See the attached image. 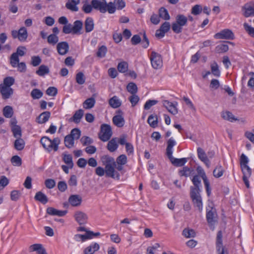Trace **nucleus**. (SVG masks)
<instances>
[{"label": "nucleus", "instance_id": "obj_61", "mask_svg": "<svg viewBox=\"0 0 254 254\" xmlns=\"http://www.w3.org/2000/svg\"><path fill=\"white\" fill-rule=\"evenodd\" d=\"M13 67H17V70L20 72H25L26 70V65L24 62H17L15 66H12Z\"/></svg>", "mask_w": 254, "mask_h": 254}, {"label": "nucleus", "instance_id": "obj_9", "mask_svg": "<svg viewBox=\"0 0 254 254\" xmlns=\"http://www.w3.org/2000/svg\"><path fill=\"white\" fill-rule=\"evenodd\" d=\"M106 1L105 0H92L91 4H92L93 8L99 10L101 13H105Z\"/></svg>", "mask_w": 254, "mask_h": 254}, {"label": "nucleus", "instance_id": "obj_64", "mask_svg": "<svg viewBox=\"0 0 254 254\" xmlns=\"http://www.w3.org/2000/svg\"><path fill=\"white\" fill-rule=\"evenodd\" d=\"M42 62L41 58L38 56H34L31 57V64L33 66L39 65Z\"/></svg>", "mask_w": 254, "mask_h": 254}, {"label": "nucleus", "instance_id": "obj_27", "mask_svg": "<svg viewBox=\"0 0 254 254\" xmlns=\"http://www.w3.org/2000/svg\"><path fill=\"white\" fill-rule=\"evenodd\" d=\"M99 244L95 243L85 248L84 251V254H93L99 249Z\"/></svg>", "mask_w": 254, "mask_h": 254}, {"label": "nucleus", "instance_id": "obj_15", "mask_svg": "<svg viewBox=\"0 0 254 254\" xmlns=\"http://www.w3.org/2000/svg\"><path fill=\"white\" fill-rule=\"evenodd\" d=\"M0 93L3 99H7L13 94V90L11 87L0 85Z\"/></svg>", "mask_w": 254, "mask_h": 254}, {"label": "nucleus", "instance_id": "obj_44", "mask_svg": "<svg viewBox=\"0 0 254 254\" xmlns=\"http://www.w3.org/2000/svg\"><path fill=\"white\" fill-rule=\"evenodd\" d=\"M224 172V170L221 165H218L213 171L214 177L218 178L221 177Z\"/></svg>", "mask_w": 254, "mask_h": 254}, {"label": "nucleus", "instance_id": "obj_55", "mask_svg": "<svg viewBox=\"0 0 254 254\" xmlns=\"http://www.w3.org/2000/svg\"><path fill=\"white\" fill-rule=\"evenodd\" d=\"M11 162L13 166L19 167L22 164V160L19 156L15 155L11 158Z\"/></svg>", "mask_w": 254, "mask_h": 254}, {"label": "nucleus", "instance_id": "obj_18", "mask_svg": "<svg viewBox=\"0 0 254 254\" xmlns=\"http://www.w3.org/2000/svg\"><path fill=\"white\" fill-rule=\"evenodd\" d=\"M81 197L77 194L71 195L68 198V202L72 206H79L81 203Z\"/></svg>", "mask_w": 254, "mask_h": 254}, {"label": "nucleus", "instance_id": "obj_35", "mask_svg": "<svg viewBox=\"0 0 254 254\" xmlns=\"http://www.w3.org/2000/svg\"><path fill=\"white\" fill-rule=\"evenodd\" d=\"M109 105L113 108H117L121 105V102L116 96H113L109 101Z\"/></svg>", "mask_w": 254, "mask_h": 254}, {"label": "nucleus", "instance_id": "obj_8", "mask_svg": "<svg viewBox=\"0 0 254 254\" xmlns=\"http://www.w3.org/2000/svg\"><path fill=\"white\" fill-rule=\"evenodd\" d=\"M190 195L194 206L197 207L199 212H201L203 205L200 192H190Z\"/></svg>", "mask_w": 254, "mask_h": 254}, {"label": "nucleus", "instance_id": "obj_17", "mask_svg": "<svg viewBox=\"0 0 254 254\" xmlns=\"http://www.w3.org/2000/svg\"><path fill=\"white\" fill-rule=\"evenodd\" d=\"M74 218L79 225L84 224L87 222L88 217L83 212L77 211L74 215Z\"/></svg>", "mask_w": 254, "mask_h": 254}, {"label": "nucleus", "instance_id": "obj_30", "mask_svg": "<svg viewBox=\"0 0 254 254\" xmlns=\"http://www.w3.org/2000/svg\"><path fill=\"white\" fill-rule=\"evenodd\" d=\"M25 144V141L21 137L16 138L14 142V147L16 150L21 151L24 149Z\"/></svg>", "mask_w": 254, "mask_h": 254}, {"label": "nucleus", "instance_id": "obj_36", "mask_svg": "<svg viewBox=\"0 0 254 254\" xmlns=\"http://www.w3.org/2000/svg\"><path fill=\"white\" fill-rule=\"evenodd\" d=\"M50 72V70L49 67L44 64L41 65L37 70H36V73L38 75L40 76H43L46 74H48Z\"/></svg>", "mask_w": 254, "mask_h": 254}, {"label": "nucleus", "instance_id": "obj_26", "mask_svg": "<svg viewBox=\"0 0 254 254\" xmlns=\"http://www.w3.org/2000/svg\"><path fill=\"white\" fill-rule=\"evenodd\" d=\"M118 147L117 138H113L110 140L107 144V148L111 152L115 151Z\"/></svg>", "mask_w": 254, "mask_h": 254}, {"label": "nucleus", "instance_id": "obj_38", "mask_svg": "<svg viewBox=\"0 0 254 254\" xmlns=\"http://www.w3.org/2000/svg\"><path fill=\"white\" fill-rule=\"evenodd\" d=\"M95 104V99L91 97L87 99L83 103L84 108L86 109L93 108Z\"/></svg>", "mask_w": 254, "mask_h": 254}, {"label": "nucleus", "instance_id": "obj_28", "mask_svg": "<svg viewBox=\"0 0 254 254\" xmlns=\"http://www.w3.org/2000/svg\"><path fill=\"white\" fill-rule=\"evenodd\" d=\"M214 38L218 39H233L234 35V33H217L214 35Z\"/></svg>", "mask_w": 254, "mask_h": 254}, {"label": "nucleus", "instance_id": "obj_14", "mask_svg": "<svg viewBox=\"0 0 254 254\" xmlns=\"http://www.w3.org/2000/svg\"><path fill=\"white\" fill-rule=\"evenodd\" d=\"M197 153L198 158L205 164L207 168H209L210 162L204 150L201 147H198L197 149Z\"/></svg>", "mask_w": 254, "mask_h": 254}, {"label": "nucleus", "instance_id": "obj_29", "mask_svg": "<svg viewBox=\"0 0 254 254\" xmlns=\"http://www.w3.org/2000/svg\"><path fill=\"white\" fill-rule=\"evenodd\" d=\"M34 199L44 204L47 203L48 201L47 196L41 191H38L36 193Z\"/></svg>", "mask_w": 254, "mask_h": 254}, {"label": "nucleus", "instance_id": "obj_52", "mask_svg": "<svg viewBox=\"0 0 254 254\" xmlns=\"http://www.w3.org/2000/svg\"><path fill=\"white\" fill-rule=\"evenodd\" d=\"M14 81L13 77L11 76L6 77L3 79V84L0 85L10 87L14 83Z\"/></svg>", "mask_w": 254, "mask_h": 254}, {"label": "nucleus", "instance_id": "obj_58", "mask_svg": "<svg viewBox=\"0 0 254 254\" xmlns=\"http://www.w3.org/2000/svg\"><path fill=\"white\" fill-rule=\"evenodd\" d=\"M93 8V7L92 6V4H90L88 3L87 1L83 2V5L82 7V10L86 13H90L92 9Z\"/></svg>", "mask_w": 254, "mask_h": 254}, {"label": "nucleus", "instance_id": "obj_48", "mask_svg": "<svg viewBox=\"0 0 254 254\" xmlns=\"http://www.w3.org/2000/svg\"><path fill=\"white\" fill-rule=\"evenodd\" d=\"M74 139L69 134L65 136L64 140L65 146L68 148H71L74 145Z\"/></svg>", "mask_w": 254, "mask_h": 254}, {"label": "nucleus", "instance_id": "obj_49", "mask_svg": "<svg viewBox=\"0 0 254 254\" xmlns=\"http://www.w3.org/2000/svg\"><path fill=\"white\" fill-rule=\"evenodd\" d=\"M43 92L38 89H34L31 92V96L34 99H38L43 96Z\"/></svg>", "mask_w": 254, "mask_h": 254}, {"label": "nucleus", "instance_id": "obj_25", "mask_svg": "<svg viewBox=\"0 0 254 254\" xmlns=\"http://www.w3.org/2000/svg\"><path fill=\"white\" fill-rule=\"evenodd\" d=\"M84 114V111L82 109H79L75 111L73 116L70 118V122H73L75 123H79L80 122Z\"/></svg>", "mask_w": 254, "mask_h": 254}, {"label": "nucleus", "instance_id": "obj_63", "mask_svg": "<svg viewBox=\"0 0 254 254\" xmlns=\"http://www.w3.org/2000/svg\"><path fill=\"white\" fill-rule=\"evenodd\" d=\"M76 81L79 84H83L85 83V79L84 77V74L79 72L77 73L76 75Z\"/></svg>", "mask_w": 254, "mask_h": 254}, {"label": "nucleus", "instance_id": "obj_31", "mask_svg": "<svg viewBox=\"0 0 254 254\" xmlns=\"http://www.w3.org/2000/svg\"><path fill=\"white\" fill-rule=\"evenodd\" d=\"M32 251H36L38 254H47L46 250L41 244H34L30 247Z\"/></svg>", "mask_w": 254, "mask_h": 254}, {"label": "nucleus", "instance_id": "obj_41", "mask_svg": "<svg viewBox=\"0 0 254 254\" xmlns=\"http://www.w3.org/2000/svg\"><path fill=\"white\" fill-rule=\"evenodd\" d=\"M192 171L193 170L191 168L185 166L184 167L182 170L179 171V174L180 176L188 177L190 176Z\"/></svg>", "mask_w": 254, "mask_h": 254}, {"label": "nucleus", "instance_id": "obj_22", "mask_svg": "<svg viewBox=\"0 0 254 254\" xmlns=\"http://www.w3.org/2000/svg\"><path fill=\"white\" fill-rule=\"evenodd\" d=\"M80 2V0H68L65 4V7L72 11H77L78 8L77 5Z\"/></svg>", "mask_w": 254, "mask_h": 254}, {"label": "nucleus", "instance_id": "obj_37", "mask_svg": "<svg viewBox=\"0 0 254 254\" xmlns=\"http://www.w3.org/2000/svg\"><path fill=\"white\" fill-rule=\"evenodd\" d=\"M159 16L160 18H162L165 20H169L170 18L167 9L164 7H161L159 9Z\"/></svg>", "mask_w": 254, "mask_h": 254}, {"label": "nucleus", "instance_id": "obj_11", "mask_svg": "<svg viewBox=\"0 0 254 254\" xmlns=\"http://www.w3.org/2000/svg\"><path fill=\"white\" fill-rule=\"evenodd\" d=\"M162 104L163 106L172 114L176 115L178 113L177 102L172 103L168 100H163Z\"/></svg>", "mask_w": 254, "mask_h": 254}, {"label": "nucleus", "instance_id": "obj_32", "mask_svg": "<svg viewBox=\"0 0 254 254\" xmlns=\"http://www.w3.org/2000/svg\"><path fill=\"white\" fill-rule=\"evenodd\" d=\"M85 32H91L93 30L94 24L91 17H87L84 22Z\"/></svg>", "mask_w": 254, "mask_h": 254}, {"label": "nucleus", "instance_id": "obj_59", "mask_svg": "<svg viewBox=\"0 0 254 254\" xmlns=\"http://www.w3.org/2000/svg\"><path fill=\"white\" fill-rule=\"evenodd\" d=\"M241 169L243 174V177L250 178L251 176L252 170L248 166L242 167Z\"/></svg>", "mask_w": 254, "mask_h": 254}, {"label": "nucleus", "instance_id": "obj_2", "mask_svg": "<svg viewBox=\"0 0 254 254\" xmlns=\"http://www.w3.org/2000/svg\"><path fill=\"white\" fill-rule=\"evenodd\" d=\"M40 142L43 147L48 152H50L52 150L57 151L58 150L61 140L59 137H56L51 140L47 136H44L41 138Z\"/></svg>", "mask_w": 254, "mask_h": 254}, {"label": "nucleus", "instance_id": "obj_42", "mask_svg": "<svg viewBox=\"0 0 254 254\" xmlns=\"http://www.w3.org/2000/svg\"><path fill=\"white\" fill-rule=\"evenodd\" d=\"M13 38H17L21 42L25 41L27 38V33H12Z\"/></svg>", "mask_w": 254, "mask_h": 254}, {"label": "nucleus", "instance_id": "obj_57", "mask_svg": "<svg viewBox=\"0 0 254 254\" xmlns=\"http://www.w3.org/2000/svg\"><path fill=\"white\" fill-rule=\"evenodd\" d=\"M107 52V47L105 46H102L99 48L97 52V56L100 58H104L105 57Z\"/></svg>", "mask_w": 254, "mask_h": 254}, {"label": "nucleus", "instance_id": "obj_45", "mask_svg": "<svg viewBox=\"0 0 254 254\" xmlns=\"http://www.w3.org/2000/svg\"><path fill=\"white\" fill-rule=\"evenodd\" d=\"M13 135L15 138H20L22 136V131L20 126L12 127L11 128Z\"/></svg>", "mask_w": 254, "mask_h": 254}, {"label": "nucleus", "instance_id": "obj_19", "mask_svg": "<svg viewBox=\"0 0 254 254\" xmlns=\"http://www.w3.org/2000/svg\"><path fill=\"white\" fill-rule=\"evenodd\" d=\"M51 116V113L49 111H46L42 113L36 118V122L40 124H42L46 123Z\"/></svg>", "mask_w": 254, "mask_h": 254}, {"label": "nucleus", "instance_id": "obj_53", "mask_svg": "<svg viewBox=\"0 0 254 254\" xmlns=\"http://www.w3.org/2000/svg\"><path fill=\"white\" fill-rule=\"evenodd\" d=\"M105 9L106 11H108L110 14H112L115 12L117 7L115 5L114 2H110L108 3H106Z\"/></svg>", "mask_w": 254, "mask_h": 254}, {"label": "nucleus", "instance_id": "obj_7", "mask_svg": "<svg viewBox=\"0 0 254 254\" xmlns=\"http://www.w3.org/2000/svg\"><path fill=\"white\" fill-rule=\"evenodd\" d=\"M196 171L198 174L197 175L201 177L203 180L207 195L208 196L210 195L211 193L210 183L204 170L201 167L198 166L196 168Z\"/></svg>", "mask_w": 254, "mask_h": 254}, {"label": "nucleus", "instance_id": "obj_10", "mask_svg": "<svg viewBox=\"0 0 254 254\" xmlns=\"http://www.w3.org/2000/svg\"><path fill=\"white\" fill-rule=\"evenodd\" d=\"M216 250L218 254H221L223 252L224 254H228L227 251L225 250L222 243V234L221 231H219L216 238Z\"/></svg>", "mask_w": 254, "mask_h": 254}, {"label": "nucleus", "instance_id": "obj_34", "mask_svg": "<svg viewBox=\"0 0 254 254\" xmlns=\"http://www.w3.org/2000/svg\"><path fill=\"white\" fill-rule=\"evenodd\" d=\"M222 118L230 122H233L238 120L237 118H236L233 114L229 111L223 112L221 114Z\"/></svg>", "mask_w": 254, "mask_h": 254}, {"label": "nucleus", "instance_id": "obj_20", "mask_svg": "<svg viewBox=\"0 0 254 254\" xmlns=\"http://www.w3.org/2000/svg\"><path fill=\"white\" fill-rule=\"evenodd\" d=\"M102 165L105 167L112 165H116L115 159L109 155H103L101 157Z\"/></svg>", "mask_w": 254, "mask_h": 254}, {"label": "nucleus", "instance_id": "obj_56", "mask_svg": "<svg viewBox=\"0 0 254 254\" xmlns=\"http://www.w3.org/2000/svg\"><path fill=\"white\" fill-rule=\"evenodd\" d=\"M93 234L92 231H86V233L84 235L77 234L75 237L77 239L79 238L81 239L82 241H84L86 240L91 239V236L90 235Z\"/></svg>", "mask_w": 254, "mask_h": 254}, {"label": "nucleus", "instance_id": "obj_23", "mask_svg": "<svg viewBox=\"0 0 254 254\" xmlns=\"http://www.w3.org/2000/svg\"><path fill=\"white\" fill-rule=\"evenodd\" d=\"M47 213L51 215H57L58 216H64L67 213L66 210H59L53 207H48L47 209Z\"/></svg>", "mask_w": 254, "mask_h": 254}, {"label": "nucleus", "instance_id": "obj_16", "mask_svg": "<svg viewBox=\"0 0 254 254\" xmlns=\"http://www.w3.org/2000/svg\"><path fill=\"white\" fill-rule=\"evenodd\" d=\"M242 11L245 17L254 16V7L250 2L246 3L242 7Z\"/></svg>", "mask_w": 254, "mask_h": 254}, {"label": "nucleus", "instance_id": "obj_40", "mask_svg": "<svg viewBox=\"0 0 254 254\" xmlns=\"http://www.w3.org/2000/svg\"><path fill=\"white\" fill-rule=\"evenodd\" d=\"M63 161L66 164L69 168H72L73 166V163L72 161V158L71 155L63 154Z\"/></svg>", "mask_w": 254, "mask_h": 254}, {"label": "nucleus", "instance_id": "obj_6", "mask_svg": "<svg viewBox=\"0 0 254 254\" xmlns=\"http://www.w3.org/2000/svg\"><path fill=\"white\" fill-rule=\"evenodd\" d=\"M150 59L152 67L156 69L160 68L163 65V61L160 54L155 52L151 53Z\"/></svg>", "mask_w": 254, "mask_h": 254}, {"label": "nucleus", "instance_id": "obj_13", "mask_svg": "<svg viewBox=\"0 0 254 254\" xmlns=\"http://www.w3.org/2000/svg\"><path fill=\"white\" fill-rule=\"evenodd\" d=\"M198 175H194L191 179L193 186L190 187V192H200L201 183V180Z\"/></svg>", "mask_w": 254, "mask_h": 254}, {"label": "nucleus", "instance_id": "obj_24", "mask_svg": "<svg viewBox=\"0 0 254 254\" xmlns=\"http://www.w3.org/2000/svg\"><path fill=\"white\" fill-rule=\"evenodd\" d=\"M68 45L65 42L59 43L57 46V50L60 55H64L68 51Z\"/></svg>", "mask_w": 254, "mask_h": 254}, {"label": "nucleus", "instance_id": "obj_54", "mask_svg": "<svg viewBox=\"0 0 254 254\" xmlns=\"http://www.w3.org/2000/svg\"><path fill=\"white\" fill-rule=\"evenodd\" d=\"M128 69V64L126 62H122L119 63L118 69L120 72L125 73Z\"/></svg>", "mask_w": 254, "mask_h": 254}, {"label": "nucleus", "instance_id": "obj_21", "mask_svg": "<svg viewBox=\"0 0 254 254\" xmlns=\"http://www.w3.org/2000/svg\"><path fill=\"white\" fill-rule=\"evenodd\" d=\"M216 214L215 210H209L207 212L206 219L210 226H213L216 222Z\"/></svg>", "mask_w": 254, "mask_h": 254}, {"label": "nucleus", "instance_id": "obj_33", "mask_svg": "<svg viewBox=\"0 0 254 254\" xmlns=\"http://www.w3.org/2000/svg\"><path fill=\"white\" fill-rule=\"evenodd\" d=\"M113 122L117 127H121L125 124V120L122 116L116 115L113 117Z\"/></svg>", "mask_w": 254, "mask_h": 254}, {"label": "nucleus", "instance_id": "obj_4", "mask_svg": "<svg viewBox=\"0 0 254 254\" xmlns=\"http://www.w3.org/2000/svg\"><path fill=\"white\" fill-rule=\"evenodd\" d=\"M112 135L111 127L107 124H103L101 126V131L99 134V138L103 141H108Z\"/></svg>", "mask_w": 254, "mask_h": 254}, {"label": "nucleus", "instance_id": "obj_60", "mask_svg": "<svg viewBox=\"0 0 254 254\" xmlns=\"http://www.w3.org/2000/svg\"><path fill=\"white\" fill-rule=\"evenodd\" d=\"M21 194V192L18 190H12L10 193V199L12 201H16L19 199Z\"/></svg>", "mask_w": 254, "mask_h": 254}, {"label": "nucleus", "instance_id": "obj_51", "mask_svg": "<svg viewBox=\"0 0 254 254\" xmlns=\"http://www.w3.org/2000/svg\"><path fill=\"white\" fill-rule=\"evenodd\" d=\"M82 27V22L80 20H76L72 25V32H80Z\"/></svg>", "mask_w": 254, "mask_h": 254}, {"label": "nucleus", "instance_id": "obj_50", "mask_svg": "<svg viewBox=\"0 0 254 254\" xmlns=\"http://www.w3.org/2000/svg\"><path fill=\"white\" fill-rule=\"evenodd\" d=\"M127 91L131 94H136L137 91V86L133 82H130L127 84Z\"/></svg>", "mask_w": 254, "mask_h": 254}, {"label": "nucleus", "instance_id": "obj_12", "mask_svg": "<svg viewBox=\"0 0 254 254\" xmlns=\"http://www.w3.org/2000/svg\"><path fill=\"white\" fill-rule=\"evenodd\" d=\"M116 166V165H112L105 167V175L107 177L119 179L120 175L115 169Z\"/></svg>", "mask_w": 254, "mask_h": 254}, {"label": "nucleus", "instance_id": "obj_39", "mask_svg": "<svg viewBox=\"0 0 254 254\" xmlns=\"http://www.w3.org/2000/svg\"><path fill=\"white\" fill-rule=\"evenodd\" d=\"M182 234L187 238H194L196 235L195 231L193 229L189 228L184 229L183 231Z\"/></svg>", "mask_w": 254, "mask_h": 254}, {"label": "nucleus", "instance_id": "obj_62", "mask_svg": "<svg viewBox=\"0 0 254 254\" xmlns=\"http://www.w3.org/2000/svg\"><path fill=\"white\" fill-rule=\"evenodd\" d=\"M47 40L49 44L55 45L58 42L59 38L58 36L54 33L48 37Z\"/></svg>", "mask_w": 254, "mask_h": 254}, {"label": "nucleus", "instance_id": "obj_1", "mask_svg": "<svg viewBox=\"0 0 254 254\" xmlns=\"http://www.w3.org/2000/svg\"><path fill=\"white\" fill-rule=\"evenodd\" d=\"M176 144L174 139L171 137L167 141V146L166 148V155L171 163L175 166H183L187 162V159L186 158L181 159L175 158L172 156L173 148Z\"/></svg>", "mask_w": 254, "mask_h": 254}, {"label": "nucleus", "instance_id": "obj_46", "mask_svg": "<svg viewBox=\"0 0 254 254\" xmlns=\"http://www.w3.org/2000/svg\"><path fill=\"white\" fill-rule=\"evenodd\" d=\"M211 73L216 77L220 76V71L219 69V66L216 62H214L211 64Z\"/></svg>", "mask_w": 254, "mask_h": 254}, {"label": "nucleus", "instance_id": "obj_47", "mask_svg": "<svg viewBox=\"0 0 254 254\" xmlns=\"http://www.w3.org/2000/svg\"><path fill=\"white\" fill-rule=\"evenodd\" d=\"M148 123L152 127H155L157 126L158 119L156 116L151 115L149 116L147 120Z\"/></svg>", "mask_w": 254, "mask_h": 254}, {"label": "nucleus", "instance_id": "obj_5", "mask_svg": "<svg viewBox=\"0 0 254 254\" xmlns=\"http://www.w3.org/2000/svg\"><path fill=\"white\" fill-rule=\"evenodd\" d=\"M26 48L23 46L18 47L16 49V52L13 53L10 58V64L11 66H15V64L19 62V56L22 57L25 54Z\"/></svg>", "mask_w": 254, "mask_h": 254}, {"label": "nucleus", "instance_id": "obj_3", "mask_svg": "<svg viewBox=\"0 0 254 254\" xmlns=\"http://www.w3.org/2000/svg\"><path fill=\"white\" fill-rule=\"evenodd\" d=\"M188 21V18L185 15L179 14L176 17V22L172 25V29L174 32H181L182 27L186 25Z\"/></svg>", "mask_w": 254, "mask_h": 254}, {"label": "nucleus", "instance_id": "obj_43", "mask_svg": "<svg viewBox=\"0 0 254 254\" xmlns=\"http://www.w3.org/2000/svg\"><path fill=\"white\" fill-rule=\"evenodd\" d=\"M13 114L12 108L10 106H6L3 109V115L7 118H11Z\"/></svg>", "mask_w": 254, "mask_h": 254}]
</instances>
